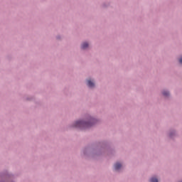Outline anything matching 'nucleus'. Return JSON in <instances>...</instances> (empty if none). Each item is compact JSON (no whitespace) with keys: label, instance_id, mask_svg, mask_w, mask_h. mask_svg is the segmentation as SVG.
<instances>
[{"label":"nucleus","instance_id":"nucleus-3","mask_svg":"<svg viewBox=\"0 0 182 182\" xmlns=\"http://www.w3.org/2000/svg\"><path fill=\"white\" fill-rule=\"evenodd\" d=\"M87 86H89V87H95V83L93 82H92V80H87Z\"/></svg>","mask_w":182,"mask_h":182},{"label":"nucleus","instance_id":"nucleus-7","mask_svg":"<svg viewBox=\"0 0 182 182\" xmlns=\"http://www.w3.org/2000/svg\"><path fill=\"white\" fill-rule=\"evenodd\" d=\"M179 63L182 65V57L179 59Z\"/></svg>","mask_w":182,"mask_h":182},{"label":"nucleus","instance_id":"nucleus-4","mask_svg":"<svg viewBox=\"0 0 182 182\" xmlns=\"http://www.w3.org/2000/svg\"><path fill=\"white\" fill-rule=\"evenodd\" d=\"M89 47V44L87 43H82V49H87V48H88Z\"/></svg>","mask_w":182,"mask_h":182},{"label":"nucleus","instance_id":"nucleus-2","mask_svg":"<svg viewBox=\"0 0 182 182\" xmlns=\"http://www.w3.org/2000/svg\"><path fill=\"white\" fill-rule=\"evenodd\" d=\"M122 168V164L120 163H116L114 164V170H120Z\"/></svg>","mask_w":182,"mask_h":182},{"label":"nucleus","instance_id":"nucleus-5","mask_svg":"<svg viewBox=\"0 0 182 182\" xmlns=\"http://www.w3.org/2000/svg\"><path fill=\"white\" fill-rule=\"evenodd\" d=\"M163 95H164V96L167 97V96H168L170 95V92H168V91H164Z\"/></svg>","mask_w":182,"mask_h":182},{"label":"nucleus","instance_id":"nucleus-1","mask_svg":"<svg viewBox=\"0 0 182 182\" xmlns=\"http://www.w3.org/2000/svg\"><path fill=\"white\" fill-rule=\"evenodd\" d=\"M92 123H93V119H91L89 122H85L84 121H77L74 126L75 127L87 129V127H91Z\"/></svg>","mask_w":182,"mask_h":182},{"label":"nucleus","instance_id":"nucleus-6","mask_svg":"<svg viewBox=\"0 0 182 182\" xmlns=\"http://www.w3.org/2000/svg\"><path fill=\"white\" fill-rule=\"evenodd\" d=\"M150 182H159V180L156 178H151Z\"/></svg>","mask_w":182,"mask_h":182}]
</instances>
